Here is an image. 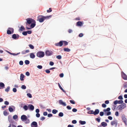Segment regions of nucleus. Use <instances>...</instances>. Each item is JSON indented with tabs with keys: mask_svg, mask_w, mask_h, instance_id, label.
Returning <instances> with one entry per match:
<instances>
[{
	"mask_svg": "<svg viewBox=\"0 0 127 127\" xmlns=\"http://www.w3.org/2000/svg\"><path fill=\"white\" fill-rule=\"evenodd\" d=\"M23 108L25 110H27L28 109V106L26 105H25L23 107Z\"/></svg>",
	"mask_w": 127,
	"mask_h": 127,
	"instance_id": "nucleus-35",
	"label": "nucleus"
},
{
	"mask_svg": "<svg viewBox=\"0 0 127 127\" xmlns=\"http://www.w3.org/2000/svg\"><path fill=\"white\" fill-rule=\"evenodd\" d=\"M12 32L10 30H8L7 31V33L8 34H11V32Z\"/></svg>",
	"mask_w": 127,
	"mask_h": 127,
	"instance_id": "nucleus-43",
	"label": "nucleus"
},
{
	"mask_svg": "<svg viewBox=\"0 0 127 127\" xmlns=\"http://www.w3.org/2000/svg\"><path fill=\"white\" fill-rule=\"evenodd\" d=\"M25 28L24 26L22 25L21 26L20 28L19 29V31H22L23 30H24Z\"/></svg>",
	"mask_w": 127,
	"mask_h": 127,
	"instance_id": "nucleus-26",
	"label": "nucleus"
},
{
	"mask_svg": "<svg viewBox=\"0 0 127 127\" xmlns=\"http://www.w3.org/2000/svg\"><path fill=\"white\" fill-rule=\"evenodd\" d=\"M99 112V110L98 109H96L95 111H94V114L95 115L97 114Z\"/></svg>",
	"mask_w": 127,
	"mask_h": 127,
	"instance_id": "nucleus-15",
	"label": "nucleus"
},
{
	"mask_svg": "<svg viewBox=\"0 0 127 127\" xmlns=\"http://www.w3.org/2000/svg\"><path fill=\"white\" fill-rule=\"evenodd\" d=\"M72 123L73 124H76L77 123V121L75 120H74L72 121Z\"/></svg>",
	"mask_w": 127,
	"mask_h": 127,
	"instance_id": "nucleus-52",
	"label": "nucleus"
},
{
	"mask_svg": "<svg viewBox=\"0 0 127 127\" xmlns=\"http://www.w3.org/2000/svg\"><path fill=\"white\" fill-rule=\"evenodd\" d=\"M3 114L5 116H7L8 114L6 111H4L3 112Z\"/></svg>",
	"mask_w": 127,
	"mask_h": 127,
	"instance_id": "nucleus-46",
	"label": "nucleus"
},
{
	"mask_svg": "<svg viewBox=\"0 0 127 127\" xmlns=\"http://www.w3.org/2000/svg\"><path fill=\"white\" fill-rule=\"evenodd\" d=\"M27 95L30 98H31L32 97L31 94L30 93H28Z\"/></svg>",
	"mask_w": 127,
	"mask_h": 127,
	"instance_id": "nucleus-41",
	"label": "nucleus"
},
{
	"mask_svg": "<svg viewBox=\"0 0 127 127\" xmlns=\"http://www.w3.org/2000/svg\"><path fill=\"white\" fill-rule=\"evenodd\" d=\"M104 112H100L99 114L101 116H102L104 115Z\"/></svg>",
	"mask_w": 127,
	"mask_h": 127,
	"instance_id": "nucleus-51",
	"label": "nucleus"
},
{
	"mask_svg": "<svg viewBox=\"0 0 127 127\" xmlns=\"http://www.w3.org/2000/svg\"><path fill=\"white\" fill-rule=\"evenodd\" d=\"M68 44V42H67L64 41V46Z\"/></svg>",
	"mask_w": 127,
	"mask_h": 127,
	"instance_id": "nucleus-49",
	"label": "nucleus"
},
{
	"mask_svg": "<svg viewBox=\"0 0 127 127\" xmlns=\"http://www.w3.org/2000/svg\"><path fill=\"white\" fill-rule=\"evenodd\" d=\"M36 55L38 57L40 58L44 56V53L43 52L39 51L37 53Z\"/></svg>",
	"mask_w": 127,
	"mask_h": 127,
	"instance_id": "nucleus-3",
	"label": "nucleus"
},
{
	"mask_svg": "<svg viewBox=\"0 0 127 127\" xmlns=\"http://www.w3.org/2000/svg\"><path fill=\"white\" fill-rule=\"evenodd\" d=\"M57 57L58 59H60L61 58V56L60 55L58 56Z\"/></svg>",
	"mask_w": 127,
	"mask_h": 127,
	"instance_id": "nucleus-55",
	"label": "nucleus"
},
{
	"mask_svg": "<svg viewBox=\"0 0 127 127\" xmlns=\"http://www.w3.org/2000/svg\"><path fill=\"white\" fill-rule=\"evenodd\" d=\"M58 111L56 109H53L52 110V113L54 114H56L57 112Z\"/></svg>",
	"mask_w": 127,
	"mask_h": 127,
	"instance_id": "nucleus-27",
	"label": "nucleus"
},
{
	"mask_svg": "<svg viewBox=\"0 0 127 127\" xmlns=\"http://www.w3.org/2000/svg\"><path fill=\"white\" fill-rule=\"evenodd\" d=\"M28 107H29V109L32 111L33 110L34 108V106L32 104L29 105Z\"/></svg>",
	"mask_w": 127,
	"mask_h": 127,
	"instance_id": "nucleus-13",
	"label": "nucleus"
},
{
	"mask_svg": "<svg viewBox=\"0 0 127 127\" xmlns=\"http://www.w3.org/2000/svg\"><path fill=\"white\" fill-rule=\"evenodd\" d=\"M24 77V75L22 74H21L20 76V79L22 81L24 80L23 78Z\"/></svg>",
	"mask_w": 127,
	"mask_h": 127,
	"instance_id": "nucleus-23",
	"label": "nucleus"
},
{
	"mask_svg": "<svg viewBox=\"0 0 127 127\" xmlns=\"http://www.w3.org/2000/svg\"><path fill=\"white\" fill-rule=\"evenodd\" d=\"M126 107V104L125 103L123 104L119 105L118 107L119 108V109L120 110H122L123 109Z\"/></svg>",
	"mask_w": 127,
	"mask_h": 127,
	"instance_id": "nucleus-4",
	"label": "nucleus"
},
{
	"mask_svg": "<svg viewBox=\"0 0 127 127\" xmlns=\"http://www.w3.org/2000/svg\"><path fill=\"white\" fill-rule=\"evenodd\" d=\"M79 123L82 125H83L86 124V122L85 121H83L81 120H80L79 121Z\"/></svg>",
	"mask_w": 127,
	"mask_h": 127,
	"instance_id": "nucleus-22",
	"label": "nucleus"
},
{
	"mask_svg": "<svg viewBox=\"0 0 127 127\" xmlns=\"http://www.w3.org/2000/svg\"><path fill=\"white\" fill-rule=\"evenodd\" d=\"M19 35L18 34H13L12 35V38L15 39H18L19 37Z\"/></svg>",
	"mask_w": 127,
	"mask_h": 127,
	"instance_id": "nucleus-9",
	"label": "nucleus"
},
{
	"mask_svg": "<svg viewBox=\"0 0 127 127\" xmlns=\"http://www.w3.org/2000/svg\"><path fill=\"white\" fill-rule=\"evenodd\" d=\"M9 30H10L12 32V33H13L14 32V29L12 28H8Z\"/></svg>",
	"mask_w": 127,
	"mask_h": 127,
	"instance_id": "nucleus-30",
	"label": "nucleus"
},
{
	"mask_svg": "<svg viewBox=\"0 0 127 127\" xmlns=\"http://www.w3.org/2000/svg\"><path fill=\"white\" fill-rule=\"evenodd\" d=\"M72 111L74 112H76L77 111V110L76 109L74 108L72 109Z\"/></svg>",
	"mask_w": 127,
	"mask_h": 127,
	"instance_id": "nucleus-57",
	"label": "nucleus"
},
{
	"mask_svg": "<svg viewBox=\"0 0 127 127\" xmlns=\"http://www.w3.org/2000/svg\"><path fill=\"white\" fill-rule=\"evenodd\" d=\"M84 24L83 22L78 21L76 23V25L77 26H82Z\"/></svg>",
	"mask_w": 127,
	"mask_h": 127,
	"instance_id": "nucleus-10",
	"label": "nucleus"
},
{
	"mask_svg": "<svg viewBox=\"0 0 127 127\" xmlns=\"http://www.w3.org/2000/svg\"><path fill=\"white\" fill-rule=\"evenodd\" d=\"M32 23H31V24L30 26L31 28H28L27 26H26V28L27 30H30L31 29V28H34L36 25V22L35 21V22H32Z\"/></svg>",
	"mask_w": 127,
	"mask_h": 127,
	"instance_id": "nucleus-5",
	"label": "nucleus"
},
{
	"mask_svg": "<svg viewBox=\"0 0 127 127\" xmlns=\"http://www.w3.org/2000/svg\"><path fill=\"white\" fill-rule=\"evenodd\" d=\"M126 126L127 125V120H123Z\"/></svg>",
	"mask_w": 127,
	"mask_h": 127,
	"instance_id": "nucleus-38",
	"label": "nucleus"
},
{
	"mask_svg": "<svg viewBox=\"0 0 127 127\" xmlns=\"http://www.w3.org/2000/svg\"><path fill=\"white\" fill-rule=\"evenodd\" d=\"M27 119V117L25 115L22 116L21 117V119Z\"/></svg>",
	"mask_w": 127,
	"mask_h": 127,
	"instance_id": "nucleus-21",
	"label": "nucleus"
},
{
	"mask_svg": "<svg viewBox=\"0 0 127 127\" xmlns=\"http://www.w3.org/2000/svg\"><path fill=\"white\" fill-rule=\"evenodd\" d=\"M59 116L60 117H62L63 116V114L62 112H60L59 114Z\"/></svg>",
	"mask_w": 127,
	"mask_h": 127,
	"instance_id": "nucleus-40",
	"label": "nucleus"
},
{
	"mask_svg": "<svg viewBox=\"0 0 127 127\" xmlns=\"http://www.w3.org/2000/svg\"><path fill=\"white\" fill-rule=\"evenodd\" d=\"M32 124L34 126V127H37V123L35 122H33L32 123Z\"/></svg>",
	"mask_w": 127,
	"mask_h": 127,
	"instance_id": "nucleus-20",
	"label": "nucleus"
},
{
	"mask_svg": "<svg viewBox=\"0 0 127 127\" xmlns=\"http://www.w3.org/2000/svg\"><path fill=\"white\" fill-rule=\"evenodd\" d=\"M63 41H60L59 43L55 44V45L57 46H61L63 44Z\"/></svg>",
	"mask_w": 127,
	"mask_h": 127,
	"instance_id": "nucleus-11",
	"label": "nucleus"
},
{
	"mask_svg": "<svg viewBox=\"0 0 127 127\" xmlns=\"http://www.w3.org/2000/svg\"><path fill=\"white\" fill-rule=\"evenodd\" d=\"M45 72L47 73H49L50 72V71L47 69L45 70Z\"/></svg>",
	"mask_w": 127,
	"mask_h": 127,
	"instance_id": "nucleus-56",
	"label": "nucleus"
},
{
	"mask_svg": "<svg viewBox=\"0 0 127 127\" xmlns=\"http://www.w3.org/2000/svg\"><path fill=\"white\" fill-rule=\"evenodd\" d=\"M123 101L122 100H116L114 101V104L115 105H116L118 103L119 104H122L123 103Z\"/></svg>",
	"mask_w": 127,
	"mask_h": 127,
	"instance_id": "nucleus-6",
	"label": "nucleus"
},
{
	"mask_svg": "<svg viewBox=\"0 0 127 127\" xmlns=\"http://www.w3.org/2000/svg\"><path fill=\"white\" fill-rule=\"evenodd\" d=\"M111 125L114 126V125H117V121L116 120H114L111 122Z\"/></svg>",
	"mask_w": 127,
	"mask_h": 127,
	"instance_id": "nucleus-12",
	"label": "nucleus"
},
{
	"mask_svg": "<svg viewBox=\"0 0 127 127\" xmlns=\"http://www.w3.org/2000/svg\"><path fill=\"white\" fill-rule=\"evenodd\" d=\"M64 51L67 52H69L70 51V50L68 48H64Z\"/></svg>",
	"mask_w": 127,
	"mask_h": 127,
	"instance_id": "nucleus-25",
	"label": "nucleus"
},
{
	"mask_svg": "<svg viewBox=\"0 0 127 127\" xmlns=\"http://www.w3.org/2000/svg\"><path fill=\"white\" fill-rule=\"evenodd\" d=\"M51 15L48 16H44L43 15H39L37 17L38 20L41 23L43 22L44 20L46 19H49L52 17Z\"/></svg>",
	"mask_w": 127,
	"mask_h": 127,
	"instance_id": "nucleus-1",
	"label": "nucleus"
},
{
	"mask_svg": "<svg viewBox=\"0 0 127 127\" xmlns=\"http://www.w3.org/2000/svg\"><path fill=\"white\" fill-rule=\"evenodd\" d=\"M50 65H51L52 66L54 64V63L52 62H50Z\"/></svg>",
	"mask_w": 127,
	"mask_h": 127,
	"instance_id": "nucleus-60",
	"label": "nucleus"
},
{
	"mask_svg": "<svg viewBox=\"0 0 127 127\" xmlns=\"http://www.w3.org/2000/svg\"><path fill=\"white\" fill-rule=\"evenodd\" d=\"M13 91L14 92H16L17 91V89L16 88H13Z\"/></svg>",
	"mask_w": 127,
	"mask_h": 127,
	"instance_id": "nucleus-61",
	"label": "nucleus"
},
{
	"mask_svg": "<svg viewBox=\"0 0 127 127\" xmlns=\"http://www.w3.org/2000/svg\"><path fill=\"white\" fill-rule=\"evenodd\" d=\"M30 52V50H24L21 53L23 54H25L27 53H28Z\"/></svg>",
	"mask_w": 127,
	"mask_h": 127,
	"instance_id": "nucleus-14",
	"label": "nucleus"
},
{
	"mask_svg": "<svg viewBox=\"0 0 127 127\" xmlns=\"http://www.w3.org/2000/svg\"><path fill=\"white\" fill-rule=\"evenodd\" d=\"M88 113L89 114H94V111L93 110H91L88 112Z\"/></svg>",
	"mask_w": 127,
	"mask_h": 127,
	"instance_id": "nucleus-48",
	"label": "nucleus"
},
{
	"mask_svg": "<svg viewBox=\"0 0 127 127\" xmlns=\"http://www.w3.org/2000/svg\"><path fill=\"white\" fill-rule=\"evenodd\" d=\"M70 102L71 103L73 104H74L75 103V101L73 100H70Z\"/></svg>",
	"mask_w": 127,
	"mask_h": 127,
	"instance_id": "nucleus-45",
	"label": "nucleus"
},
{
	"mask_svg": "<svg viewBox=\"0 0 127 127\" xmlns=\"http://www.w3.org/2000/svg\"><path fill=\"white\" fill-rule=\"evenodd\" d=\"M59 103L60 104L64 105V102L62 101V100H60L59 101Z\"/></svg>",
	"mask_w": 127,
	"mask_h": 127,
	"instance_id": "nucleus-34",
	"label": "nucleus"
},
{
	"mask_svg": "<svg viewBox=\"0 0 127 127\" xmlns=\"http://www.w3.org/2000/svg\"><path fill=\"white\" fill-rule=\"evenodd\" d=\"M105 114L107 116L110 115L111 114V112H105Z\"/></svg>",
	"mask_w": 127,
	"mask_h": 127,
	"instance_id": "nucleus-28",
	"label": "nucleus"
},
{
	"mask_svg": "<svg viewBox=\"0 0 127 127\" xmlns=\"http://www.w3.org/2000/svg\"><path fill=\"white\" fill-rule=\"evenodd\" d=\"M23 62L22 61H21L19 62V64L20 65H23Z\"/></svg>",
	"mask_w": 127,
	"mask_h": 127,
	"instance_id": "nucleus-54",
	"label": "nucleus"
},
{
	"mask_svg": "<svg viewBox=\"0 0 127 127\" xmlns=\"http://www.w3.org/2000/svg\"><path fill=\"white\" fill-rule=\"evenodd\" d=\"M36 116L37 117H39L40 116V114L38 113H37L36 114Z\"/></svg>",
	"mask_w": 127,
	"mask_h": 127,
	"instance_id": "nucleus-62",
	"label": "nucleus"
},
{
	"mask_svg": "<svg viewBox=\"0 0 127 127\" xmlns=\"http://www.w3.org/2000/svg\"><path fill=\"white\" fill-rule=\"evenodd\" d=\"M102 107H103V108H105L106 107V104H105L104 103H103L102 104Z\"/></svg>",
	"mask_w": 127,
	"mask_h": 127,
	"instance_id": "nucleus-53",
	"label": "nucleus"
},
{
	"mask_svg": "<svg viewBox=\"0 0 127 127\" xmlns=\"http://www.w3.org/2000/svg\"><path fill=\"white\" fill-rule=\"evenodd\" d=\"M119 99L122 100L123 99V97L122 95H120L118 97Z\"/></svg>",
	"mask_w": 127,
	"mask_h": 127,
	"instance_id": "nucleus-47",
	"label": "nucleus"
},
{
	"mask_svg": "<svg viewBox=\"0 0 127 127\" xmlns=\"http://www.w3.org/2000/svg\"><path fill=\"white\" fill-rule=\"evenodd\" d=\"M27 33H28L29 34H31L32 33V31H26Z\"/></svg>",
	"mask_w": 127,
	"mask_h": 127,
	"instance_id": "nucleus-58",
	"label": "nucleus"
},
{
	"mask_svg": "<svg viewBox=\"0 0 127 127\" xmlns=\"http://www.w3.org/2000/svg\"><path fill=\"white\" fill-rule=\"evenodd\" d=\"M22 121L26 124L29 123L30 122L29 120H22Z\"/></svg>",
	"mask_w": 127,
	"mask_h": 127,
	"instance_id": "nucleus-18",
	"label": "nucleus"
},
{
	"mask_svg": "<svg viewBox=\"0 0 127 127\" xmlns=\"http://www.w3.org/2000/svg\"><path fill=\"white\" fill-rule=\"evenodd\" d=\"M67 108L69 109H71V107L70 106H67L66 107Z\"/></svg>",
	"mask_w": 127,
	"mask_h": 127,
	"instance_id": "nucleus-64",
	"label": "nucleus"
},
{
	"mask_svg": "<svg viewBox=\"0 0 127 127\" xmlns=\"http://www.w3.org/2000/svg\"><path fill=\"white\" fill-rule=\"evenodd\" d=\"M4 104L6 105H8L9 104V103L7 101H5L4 102Z\"/></svg>",
	"mask_w": 127,
	"mask_h": 127,
	"instance_id": "nucleus-63",
	"label": "nucleus"
},
{
	"mask_svg": "<svg viewBox=\"0 0 127 127\" xmlns=\"http://www.w3.org/2000/svg\"><path fill=\"white\" fill-rule=\"evenodd\" d=\"M30 58L32 59H34L35 57V56L34 55V53H31L30 54Z\"/></svg>",
	"mask_w": 127,
	"mask_h": 127,
	"instance_id": "nucleus-16",
	"label": "nucleus"
},
{
	"mask_svg": "<svg viewBox=\"0 0 127 127\" xmlns=\"http://www.w3.org/2000/svg\"><path fill=\"white\" fill-rule=\"evenodd\" d=\"M13 119H16L18 118V117L16 115H15L13 117Z\"/></svg>",
	"mask_w": 127,
	"mask_h": 127,
	"instance_id": "nucleus-37",
	"label": "nucleus"
},
{
	"mask_svg": "<svg viewBox=\"0 0 127 127\" xmlns=\"http://www.w3.org/2000/svg\"><path fill=\"white\" fill-rule=\"evenodd\" d=\"M29 46L31 49H33L34 48V47L32 45L30 44Z\"/></svg>",
	"mask_w": 127,
	"mask_h": 127,
	"instance_id": "nucleus-31",
	"label": "nucleus"
},
{
	"mask_svg": "<svg viewBox=\"0 0 127 127\" xmlns=\"http://www.w3.org/2000/svg\"><path fill=\"white\" fill-rule=\"evenodd\" d=\"M52 11V10L51 8H49V9L47 10V13H49L51 12Z\"/></svg>",
	"mask_w": 127,
	"mask_h": 127,
	"instance_id": "nucleus-39",
	"label": "nucleus"
},
{
	"mask_svg": "<svg viewBox=\"0 0 127 127\" xmlns=\"http://www.w3.org/2000/svg\"><path fill=\"white\" fill-rule=\"evenodd\" d=\"M25 63L26 64H29L30 63V62L29 60H26L25 62Z\"/></svg>",
	"mask_w": 127,
	"mask_h": 127,
	"instance_id": "nucleus-33",
	"label": "nucleus"
},
{
	"mask_svg": "<svg viewBox=\"0 0 127 127\" xmlns=\"http://www.w3.org/2000/svg\"><path fill=\"white\" fill-rule=\"evenodd\" d=\"M27 22L26 23V26H27L28 24H30L32 22H35V21L33 19L31 18H29L26 19Z\"/></svg>",
	"mask_w": 127,
	"mask_h": 127,
	"instance_id": "nucleus-2",
	"label": "nucleus"
},
{
	"mask_svg": "<svg viewBox=\"0 0 127 127\" xmlns=\"http://www.w3.org/2000/svg\"><path fill=\"white\" fill-rule=\"evenodd\" d=\"M24 35H27V32L26 31H24L22 33Z\"/></svg>",
	"mask_w": 127,
	"mask_h": 127,
	"instance_id": "nucleus-44",
	"label": "nucleus"
},
{
	"mask_svg": "<svg viewBox=\"0 0 127 127\" xmlns=\"http://www.w3.org/2000/svg\"><path fill=\"white\" fill-rule=\"evenodd\" d=\"M5 86L4 84L2 82L0 83V89L3 88Z\"/></svg>",
	"mask_w": 127,
	"mask_h": 127,
	"instance_id": "nucleus-17",
	"label": "nucleus"
},
{
	"mask_svg": "<svg viewBox=\"0 0 127 127\" xmlns=\"http://www.w3.org/2000/svg\"><path fill=\"white\" fill-rule=\"evenodd\" d=\"M110 110V108H108L106 109H104L103 110V111L104 112H106V111L109 112Z\"/></svg>",
	"mask_w": 127,
	"mask_h": 127,
	"instance_id": "nucleus-24",
	"label": "nucleus"
},
{
	"mask_svg": "<svg viewBox=\"0 0 127 127\" xmlns=\"http://www.w3.org/2000/svg\"><path fill=\"white\" fill-rule=\"evenodd\" d=\"M46 55L47 56H50L53 54V52L51 51L47 50L45 52Z\"/></svg>",
	"mask_w": 127,
	"mask_h": 127,
	"instance_id": "nucleus-7",
	"label": "nucleus"
},
{
	"mask_svg": "<svg viewBox=\"0 0 127 127\" xmlns=\"http://www.w3.org/2000/svg\"><path fill=\"white\" fill-rule=\"evenodd\" d=\"M122 77L123 79L125 80H127V76L123 72L122 74Z\"/></svg>",
	"mask_w": 127,
	"mask_h": 127,
	"instance_id": "nucleus-8",
	"label": "nucleus"
},
{
	"mask_svg": "<svg viewBox=\"0 0 127 127\" xmlns=\"http://www.w3.org/2000/svg\"><path fill=\"white\" fill-rule=\"evenodd\" d=\"M10 89V87L9 86H8L7 87V88L5 89V91L8 92Z\"/></svg>",
	"mask_w": 127,
	"mask_h": 127,
	"instance_id": "nucleus-32",
	"label": "nucleus"
},
{
	"mask_svg": "<svg viewBox=\"0 0 127 127\" xmlns=\"http://www.w3.org/2000/svg\"><path fill=\"white\" fill-rule=\"evenodd\" d=\"M58 85L59 86V88H60V89L62 90V91L64 92V89L63 88L61 87V86L60 85V83H58Z\"/></svg>",
	"mask_w": 127,
	"mask_h": 127,
	"instance_id": "nucleus-29",
	"label": "nucleus"
},
{
	"mask_svg": "<svg viewBox=\"0 0 127 127\" xmlns=\"http://www.w3.org/2000/svg\"><path fill=\"white\" fill-rule=\"evenodd\" d=\"M59 76L60 77H62L64 76V74L62 73L60 74L59 75Z\"/></svg>",
	"mask_w": 127,
	"mask_h": 127,
	"instance_id": "nucleus-59",
	"label": "nucleus"
},
{
	"mask_svg": "<svg viewBox=\"0 0 127 127\" xmlns=\"http://www.w3.org/2000/svg\"><path fill=\"white\" fill-rule=\"evenodd\" d=\"M37 67L39 69H41L42 67V66L41 65H38L37 66Z\"/></svg>",
	"mask_w": 127,
	"mask_h": 127,
	"instance_id": "nucleus-50",
	"label": "nucleus"
},
{
	"mask_svg": "<svg viewBox=\"0 0 127 127\" xmlns=\"http://www.w3.org/2000/svg\"><path fill=\"white\" fill-rule=\"evenodd\" d=\"M9 110L10 112H12L13 111V108L11 107H9Z\"/></svg>",
	"mask_w": 127,
	"mask_h": 127,
	"instance_id": "nucleus-36",
	"label": "nucleus"
},
{
	"mask_svg": "<svg viewBox=\"0 0 127 127\" xmlns=\"http://www.w3.org/2000/svg\"><path fill=\"white\" fill-rule=\"evenodd\" d=\"M21 88L23 89H26V87L25 85H23L21 86Z\"/></svg>",
	"mask_w": 127,
	"mask_h": 127,
	"instance_id": "nucleus-42",
	"label": "nucleus"
},
{
	"mask_svg": "<svg viewBox=\"0 0 127 127\" xmlns=\"http://www.w3.org/2000/svg\"><path fill=\"white\" fill-rule=\"evenodd\" d=\"M101 124L102 126L103 127H105L107 126V123L104 122H102Z\"/></svg>",
	"mask_w": 127,
	"mask_h": 127,
	"instance_id": "nucleus-19",
	"label": "nucleus"
}]
</instances>
